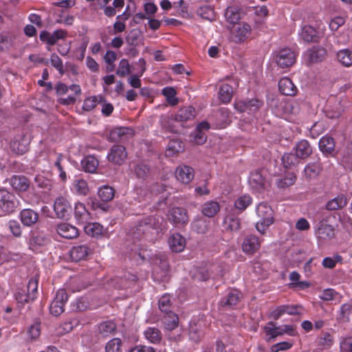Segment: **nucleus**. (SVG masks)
Wrapping results in <instances>:
<instances>
[{
	"label": "nucleus",
	"mask_w": 352,
	"mask_h": 352,
	"mask_svg": "<svg viewBox=\"0 0 352 352\" xmlns=\"http://www.w3.org/2000/svg\"><path fill=\"white\" fill-rule=\"evenodd\" d=\"M102 101L103 97L101 96L87 98L84 100L82 109L86 111H89L94 109L98 103H102Z\"/></svg>",
	"instance_id": "48"
},
{
	"label": "nucleus",
	"mask_w": 352,
	"mask_h": 352,
	"mask_svg": "<svg viewBox=\"0 0 352 352\" xmlns=\"http://www.w3.org/2000/svg\"><path fill=\"white\" fill-rule=\"evenodd\" d=\"M316 235L322 241L331 240L335 237V229L333 226L327 223V218H322L318 223Z\"/></svg>",
	"instance_id": "8"
},
{
	"label": "nucleus",
	"mask_w": 352,
	"mask_h": 352,
	"mask_svg": "<svg viewBox=\"0 0 352 352\" xmlns=\"http://www.w3.org/2000/svg\"><path fill=\"white\" fill-rule=\"evenodd\" d=\"M309 58L311 63L321 61L326 54V50L323 47H314L309 52Z\"/></svg>",
	"instance_id": "41"
},
{
	"label": "nucleus",
	"mask_w": 352,
	"mask_h": 352,
	"mask_svg": "<svg viewBox=\"0 0 352 352\" xmlns=\"http://www.w3.org/2000/svg\"><path fill=\"white\" fill-rule=\"evenodd\" d=\"M122 340L120 338H113L109 340L105 346L106 352H122Z\"/></svg>",
	"instance_id": "55"
},
{
	"label": "nucleus",
	"mask_w": 352,
	"mask_h": 352,
	"mask_svg": "<svg viewBox=\"0 0 352 352\" xmlns=\"http://www.w3.org/2000/svg\"><path fill=\"white\" fill-rule=\"evenodd\" d=\"M338 60L343 65L349 67L352 65V52L349 50H342L337 54Z\"/></svg>",
	"instance_id": "50"
},
{
	"label": "nucleus",
	"mask_w": 352,
	"mask_h": 352,
	"mask_svg": "<svg viewBox=\"0 0 352 352\" xmlns=\"http://www.w3.org/2000/svg\"><path fill=\"white\" fill-rule=\"evenodd\" d=\"M347 205V199L344 195H339L327 201L325 208L328 210H341Z\"/></svg>",
	"instance_id": "27"
},
{
	"label": "nucleus",
	"mask_w": 352,
	"mask_h": 352,
	"mask_svg": "<svg viewBox=\"0 0 352 352\" xmlns=\"http://www.w3.org/2000/svg\"><path fill=\"white\" fill-rule=\"evenodd\" d=\"M81 164L85 172L93 173L96 170L99 162L94 156L89 155L82 160Z\"/></svg>",
	"instance_id": "36"
},
{
	"label": "nucleus",
	"mask_w": 352,
	"mask_h": 352,
	"mask_svg": "<svg viewBox=\"0 0 352 352\" xmlns=\"http://www.w3.org/2000/svg\"><path fill=\"white\" fill-rule=\"evenodd\" d=\"M261 246L259 239L253 234L248 235L242 243V250L247 254H253Z\"/></svg>",
	"instance_id": "15"
},
{
	"label": "nucleus",
	"mask_w": 352,
	"mask_h": 352,
	"mask_svg": "<svg viewBox=\"0 0 352 352\" xmlns=\"http://www.w3.org/2000/svg\"><path fill=\"white\" fill-rule=\"evenodd\" d=\"M131 72L130 65L128 60L123 58L119 63L118 69L116 71V74L120 77H124L129 74Z\"/></svg>",
	"instance_id": "56"
},
{
	"label": "nucleus",
	"mask_w": 352,
	"mask_h": 352,
	"mask_svg": "<svg viewBox=\"0 0 352 352\" xmlns=\"http://www.w3.org/2000/svg\"><path fill=\"white\" fill-rule=\"evenodd\" d=\"M146 338L152 343H159L162 340L160 331L155 327H148L144 332Z\"/></svg>",
	"instance_id": "44"
},
{
	"label": "nucleus",
	"mask_w": 352,
	"mask_h": 352,
	"mask_svg": "<svg viewBox=\"0 0 352 352\" xmlns=\"http://www.w3.org/2000/svg\"><path fill=\"white\" fill-rule=\"evenodd\" d=\"M296 181V176L294 173H289L284 178L278 179L276 182L277 186L279 188H285L292 186Z\"/></svg>",
	"instance_id": "46"
},
{
	"label": "nucleus",
	"mask_w": 352,
	"mask_h": 352,
	"mask_svg": "<svg viewBox=\"0 0 352 352\" xmlns=\"http://www.w3.org/2000/svg\"><path fill=\"white\" fill-rule=\"evenodd\" d=\"M117 326L112 320L101 322L98 326V334L102 338H107L113 335L116 331Z\"/></svg>",
	"instance_id": "26"
},
{
	"label": "nucleus",
	"mask_w": 352,
	"mask_h": 352,
	"mask_svg": "<svg viewBox=\"0 0 352 352\" xmlns=\"http://www.w3.org/2000/svg\"><path fill=\"white\" fill-rule=\"evenodd\" d=\"M336 143L334 139L329 135H324L319 141L320 151L326 156H335Z\"/></svg>",
	"instance_id": "17"
},
{
	"label": "nucleus",
	"mask_w": 352,
	"mask_h": 352,
	"mask_svg": "<svg viewBox=\"0 0 352 352\" xmlns=\"http://www.w3.org/2000/svg\"><path fill=\"white\" fill-rule=\"evenodd\" d=\"M164 219L158 215L148 216L138 221L133 232V237L137 239L146 238L153 239V237L162 230Z\"/></svg>",
	"instance_id": "1"
},
{
	"label": "nucleus",
	"mask_w": 352,
	"mask_h": 352,
	"mask_svg": "<svg viewBox=\"0 0 352 352\" xmlns=\"http://www.w3.org/2000/svg\"><path fill=\"white\" fill-rule=\"evenodd\" d=\"M83 226L84 231L87 235L94 238H99L103 236L104 228L99 223H90L89 221Z\"/></svg>",
	"instance_id": "33"
},
{
	"label": "nucleus",
	"mask_w": 352,
	"mask_h": 352,
	"mask_svg": "<svg viewBox=\"0 0 352 352\" xmlns=\"http://www.w3.org/2000/svg\"><path fill=\"white\" fill-rule=\"evenodd\" d=\"M274 59L280 67L287 68L296 62V54L290 49L284 48L277 52Z\"/></svg>",
	"instance_id": "6"
},
{
	"label": "nucleus",
	"mask_w": 352,
	"mask_h": 352,
	"mask_svg": "<svg viewBox=\"0 0 352 352\" xmlns=\"http://www.w3.org/2000/svg\"><path fill=\"white\" fill-rule=\"evenodd\" d=\"M98 195L102 201L107 202L114 197L115 190L109 186H104L99 188Z\"/></svg>",
	"instance_id": "43"
},
{
	"label": "nucleus",
	"mask_w": 352,
	"mask_h": 352,
	"mask_svg": "<svg viewBox=\"0 0 352 352\" xmlns=\"http://www.w3.org/2000/svg\"><path fill=\"white\" fill-rule=\"evenodd\" d=\"M312 153V147L307 140H302L296 145V154L300 159H306Z\"/></svg>",
	"instance_id": "31"
},
{
	"label": "nucleus",
	"mask_w": 352,
	"mask_h": 352,
	"mask_svg": "<svg viewBox=\"0 0 352 352\" xmlns=\"http://www.w3.org/2000/svg\"><path fill=\"white\" fill-rule=\"evenodd\" d=\"M168 219L176 226L188 223L189 218L187 210L181 207H173L168 212Z\"/></svg>",
	"instance_id": "7"
},
{
	"label": "nucleus",
	"mask_w": 352,
	"mask_h": 352,
	"mask_svg": "<svg viewBox=\"0 0 352 352\" xmlns=\"http://www.w3.org/2000/svg\"><path fill=\"white\" fill-rule=\"evenodd\" d=\"M322 164L318 158L315 162H309L304 169L305 177L307 179H316L322 170Z\"/></svg>",
	"instance_id": "20"
},
{
	"label": "nucleus",
	"mask_w": 352,
	"mask_h": 352,
	"mask_svg": "<svg viewBox=\"0 0 352 352\" xmlns=\"http://www.w3.org/2000/svg\"><path fill=\"white\" fill-rule=\"evenodd\" d=\"M195 109L192 106L180 108L175 115V121L184 122L193 119L195 117Z\"/></svg>",
	"instance_id": "28"
},
{
	"label": "nucleus",
	"mask_w": 352,
	"mask_h": 352,
	"mask_svg": "<svg viewBox=\"0 0 352 352\" xmlns=\"http://www.w3.org/2000/svg\"><path fill=\"white\" fill-rule=\"evenodd\" d=\"M164 329L168 333L167 336L169 340L177 341L179 340L182 330L178 329L179 318L174 312L166 314L163 320Z\"/></svg>",
	"instance_id": "3"
},
{
	"label": "nucleus",
	"mask_w": 352,
	"mask_h": 352,
	"mask_svg": "<svg viewBox=\"0 0 352 352\" xmlns=\"http://www.w3.org/2000/svg\"><path fill=\"white\" fill-rule=\"evenodd\" d=\"M140 36V32L138 30H132L126 37V42L130 46H136Z\"/></svg>",
	"instance_id": "57"
},
{
	"label": "nucleus",
	"mask_w": 352,
	"mask_h": 352,
	"mask_svg": "<svg viewBox=\"0 0 352 352\" xmlns=\"http://www.w3.org/2000/svg\"><path fill=\"white\" fill-rule=\"evenodd\" d=\"M199 15L206 19L212 21L214 18V11L209 6H204L199 10Z\"/></svg>",
	"instance_id": "64"
},
{
	"label": "nucleus",
	"mask_w": 352,
	"mask_h": 352,
	"mask_svg": "<svg viewBox=\"0 0 352 352\" xmlns=\"http://www.w3.org/2000/svg\"><path fill=\"white\" fill-rule=\"evenodd\" d=\"M12 151L17 155H23L28 151V140L24 136L15 138L10 144Z\"/></svg>",
	"instance_id": "34"
},
{
	"label": "nucleus",
	"mask_w": 352,
	"mask_h": 352,
	"mask_svg": "<svg viewBox=\"0 0 352 352\" xmlns=\"http://www.w3.org/2000/svg\"><path fill=\"white\" fill-rule=\"evenodd\" d=\"M252 203V198L248 195H243L239 197L235 201L236 209L243 211Z\"/></svg>",
	"instance_id": "59"
},
{
	"label": "nucleus",
	"mask_w": 352,
	"mask_h": 352,
	"mask_svg": "<svg viewBox=\"0 0 352 352\" xmlns=\"http://www.w3.org/2000/svg\"><path fill=\"white\" fill-rule=\"evenodd\" d=\"M15 298L17 302L21 305L33 301L30 299V293H26L25 289H19L15 294Z\"/></svg>",
	"instance_id": "58"
},
{
	"label": "nucleus",
	"mask_w": 352,
	"mask_h": 352,
	"mask_svg": "<svg viewBox=\"0 0 352 352\" xmlns=\"http://www.w3.org/2000/svg\"><path fill=\"white\" fill-rule=\"evenodd\" d=\"M220 210V206L218 202L210 201L206 202L201 208V212L208 217H214Z\"/></svg>",
	"instance_id": "35"
},
{
	"label": "nucleus",
	"mask_w": 352,
	"mask_h": 352,
	"mask_svg": "<svg viewBox=\"0 0 352 352\" xmlns=\"http://www.w3.org/2000/svg\"><path fill=\"white\" fill-rule=\"evenodd\" d=\"M12 41L7 34H0V51L5 52L12 46Z\"/></svg>",
	"instance_id": "62"
},
{
	"label": "nucleus",
	"mask_w": 352,
	"mask_h": 352,
	"mask_svg": "<svg viewBox=\"0 0 352 352\" xmlns=\"http://www.w3.org/2000/svg\"><path fill=\"white\" fill-rule=\"evenodd\" d=\"M21 222L26 226L35 224L38 220V214L32 209H24L20 213Z\"/></svg>",
	"instance_id": "32"
},
{
	"label": "nucleus",
	"mask_w": 352,
	"mask_h": 352,
	"mask_svg": "<svg viewBox=\"0 0 352 352\" xmlns=\"http://www.w3.org/2000/svg\"><path fill=\"white\" fill-rule=\"evenodd\" d=\"M158 306L160 311L164 314L173 313L170 296L169 295L162 296L159 301Z\"/></svg>",
	"instance_id": "45"
},
{
	"label": "nucleus",
	"mask_w": 352,
	"mask_h": 352,
	"mask_svg": "<svg viewBox=\"0 0 352 352\" xmlns=\"http://www.w3.org/2000/svg\"><path fill=\"white\" fill-rule=\"evenodd\" d=\"M239 10L236 6H230L226 9L225 16L228 22L230 23H236L240 19Z\"/></svg>",
	"instance_id": "47"
},
{
	"label": "nucleus",
	"mask_w": 352,
	"mask_h": 352,
	"mask_svg": "<svg viewBox=\"0 0 352 352\" xmlns=\"http://www.w3.org/2000/svg\"><path fill=\"white\" fill-rule=\"evenodd\" d=\"M300 310L301 307L297 305H280L270 313L269 317L276 320L285 314L292 316L299 315L300 314Z\"/></svg>",
	"instance_id": "12"
},
{
	"label": "nucleus",
	"mask_w": 352,
	"mask_h": 352,
	"mask_svg": "<svg viewBox=\"0 0 352 352\" xmlns=\"http://www.w3.org/2000/svg\"><path fill=\"white\" fill-rule=\"evenodd\" d=\"M67 35V32L63 29H58L53 32L52 34L47 31H42L40 33V40L46 43L49 45H54L58 40L65 39Z\"/></svg>",
	"instance_id": "11"
},
{
	"label": "nucleus",
	"mask_w": 352,
	"mask_h": 352,
	"mask_svg": "<svg viewBox=\"0 0 352 352\" xmlns=\"http://www.w3.org/2000/svg\"><path fill=\"white\" fill-rule=\"evenodd\" d=\"M133 171L138 178L145 179L150 172V168L146 164H138L134 166Z\"/></svg>",
	"instance_id": "53"
},
{
	"label": "nucleus",
	"mask_w": 352,
	"mask_h": 352,
	"mask_svg": "<svg viewBox=\"0 0 352 352\" xmlns=\"http://www.w3.org/2000/svg\"><path fill=\"white\" fill-rule=\"evenodd\" d=\"M176 179L183 184H188L194 177V170L186 165L179 166L175 170Z\"/></svg>",
	"instance_id": "18"
},
{
	"label": "nucleus",
	"mask_w": 352,
	"mask_h": 352,
	"mask_svg": "<svg viewBox=\"0 0 352 352\" xmlns=\"http://www.w3.org/2000/svg\"><path fill=\"white\" fill-rule=\"evenodd\" d=\"M251 26L247 23H239L233 32V41L238 43L243 42L250 35Z\"/></svg>",
	"instance_id": "19"
},
{
	"label": "nucleus",
	"mask_w": 352,
	"mask_h": 352,
	"mask_svg": "<svg viewBox=\"0 0 352 352\" xmlns=\"http://www.w3.org/2000/svg\"><path fill=\"white\" fill-rule=\"evenodd\" d=\"M318 344L323 349H327L333 344V336L329 333L325 332L318 338Z\"/></svg>",
	"instance_id": "61"
},
{
	"label": "nucleus",
	"mask_w": 352,
	"mask_h": 352,
	"mask_svg": "<svg viewBox=\"0 0 352 352\" xmlns=\"http://www.w3.org/2000/svg\"><path fill=\"white\" fill-rule=\"evenodd\" d=\"M54 210L58 218L63 219L69 216L72 208L67 199L59 197L54 201Z\"/></svg>",
	"instance_id": "14"
},
{
	"label": "nucleus",
	"mask_w": 352,
	"mask_h": 352,
	"mask_svg": "<svg viewBox=\"0 0 352 352\" xmlns=\"http://www.w3.org/2000/svg\"><path fill=\"white\" fill-rule=\"evenodd\" d=\"M225 228L231 232H236L241 228V222L239 218L232 215L226 217L224 219Z\"/></svg>",
	"instance_id": "40"
},
{
	"label": "nucleus",
	"mask_w": 352,
	"mask_h": 352,
	"mask_svg": "<svg viewBox=\"0 0 352 352\" xmlns=\"http://www.w3.org/2000/svg\"><path fill=\"white\" fill-rule=\"evenodd\" d=\"M176 91L173 87H166L162 89V94L166 98V100L171 106L178 104L179 100L175 97Z\"/></svg>",
	"instance_id": "49"
},
{
	"label": "nucleus",
	"mask_w": 352,
	"mask_h": 352,
	"mask_svg": "<svg viewBox=\"0 0 352 352\" xmlns=\"http://www.w3.org/2000/svg\"><path fill=\"white\" fill-rule=\"evenodd\" d=\"M256 214L260 220L256 223V228L261 234H264L267 228L274 222L273 211L266 204H260L256 208Z\"/></svg>",
	"instance_id": "2"
},
{
	"label": "nucleus",
	"mask_w": 352,
	"mask_h": 352,
	"mask_svg": "<svg viewBox=\"0 0 352 352\" xmlns=\"http://www.w3.org/2000/svg\"><path fill=\"white\" fill-rule=\"evenodd\" d=\"M133 133L132 129L129 127H116L110 132V138L113 142H121L126 140Z\"/></svg>",
	"instance_id": "23"
},
{
	"label": "nucleus",
	"mask_w": 352,
	"mask_h": 352,
	"mask_svg": "<svg viewBox=\"0 0 352 352\" xmlns=\"http://www.w3.org/2000/svg\"><path fill=\"white\" fill-rule=\"evenodd\" d=\"M352 310V305L349 303L343 304L340 308V314L338 319L343 322H348L349 315Z\"/></svg>",
	"instance_id": "60"
},
{
	"label": "nucleus",
	"mask_w": 352,
	"mask_h": 352,
	"mask_svg": "<svg viewBox=\"0 0 352 352\" xmlns=\"http://www.w3.org/2000/svg\"><path fill=\"white\" fill-rule=\"evenodd\" d=\"M184 149L183 142L179 140H170L168 142L166 153L168 155H173L182 152Z\"/></svg>",
	"instance_id": "42"
},
{
	"label": "nucleus",
	"mask_w": 352,
	"mask_h": 352,
	"mask_svg": "<svg viewBox=\"0 0 352 352\" xmlns=\"http://www.w3.org/2000/svg\"><path fill=\"white\" fill-rule=\"evenodd\" d=\"M74 218L78 225H85L91 220V213L87 210L84 204L80 202L76 204Z\"/></svg>",
	"instance_id": "16"
},
{
	"label": "nucleus",
	"mask_w": 352,
	"mask_h": 352,
	"mask_svg": "<svg viewBox=\"0 0 352 352\" xmlns=\"http://www.w3.org/2000/svg\"><path fill=\"white\" fill-rule=\"evenodd\" d=\"M160 121L162 126L164 129H165L168 131L176 132V129L173 124L174 121H175L174 115L162 116L161 117Z\"/></svg>",
	"instance_id": "52"
},
{
	"label": "nucleus",
	"mask_w": 352,
	"mask_h": 352,
	"mask_svg": "<svg viewBox=\"0 0 352 352\" xmlns=\"http://www.w3.org/2000/svg\"><path fill=\"white\" fill-rule=\"evenodd\" d=\"M68 299V295L64 289L57 291L56 297L52 302L50 307L51 314L54 316H60L64 311V306Z\"/></svg>",
	"instance_id": "5"
},
{
	"label": "nucleus",
	"mask_w": 352,
	"mask_h": 352,
	"mask_svg": "<svg viewBox=\"0 0 352 352\" xmlns=\"http://www.w3.org/2000/svg\"><path fill=\"white\" fill-rule=\"evenodd\" d=\"M19 205V201L13 193L3 188L0 189V208L6 214L14 212Z\"/></svg>",
	"instance_id": "4"
},
{
	"label": "nucleus",
	"mask_w": 352,
	"mask_h": 352,
	"mask_svg": "<svg viewBox=\"0 0 352 352\" xmlns=\"http://www.w3.org/2000/svg\"><path fill=\"white\" fill-rule=\"evenodd\" d=\"M38 283V278L36 275L35 276L32 277V278H30L28 282L27 289H28V292L30 293V299L32 300H34V299L36 298Z\"/></svg>",
	"instance_id": "54"
},
{
	"label": "nucleus",
	"mask_w": 352,
	"mask_h": 352,
	"mask_svg": "<svg viewBox=\"0 0 352 352\" xmlns=\"http://www.w3.org/2000/svg\"><path fill=\"white\" fill-rule=\"evenodd\" d=\"M300 36L306 42H316L318 40L317 31L310 25L302 28Z\"/></svg>",
	"instance_id": "37"
},
{
	"label": "nucleus",
	"mask_w": 352,
	"mask_h": 352,
	"mask_svg": "<svg viewBox=\"0 0 352 352\" xmlns=\"http://www.w3.org/2000/svg\"><path fill=\"white\" fill-rule=\"evenodd\" d=\"M127 157V153L124 146L113 145L107 155L108 160L116 165H122Z\"/></svg>",
	"instance_id": "9"
},
{
	"label": "nucleus",
	"mask_w": 352,
	"mask_h": 352,
	"mask_svg": "<svg viewBox=\"0 0 352 352\" xmlns=\"http://www.w3.org/2000/svg\"><path fill=\"white\" fill-rule=\"evenodd\" d=\"M233 94V89L232 86L228 84H223L221 85L219 91V99L223 103L229 102Z\"/></svg>",
	"instance_id": "39"
},
{
	"label": "nucleus",
	"mask_w": 352,
	"mask_h": 352,
	"mask_svg": "<svg viewBox=\"0 0 352 352\" xmlns=\"http://www.w3.org/2000/svg\"><path fill=\"white\" fill-rule=\"evenodd\" d=\"M93 253L91 248L87 244L74 246L70 250L71 259L74 262L86 260L89 255Z\"/></svg>",
	"instance_id": "13"
},
{
	"label": "nucleus",
	"mask_w": 352,
	"mask_h": 352,
	"mask_svg": "<svg viewBox=\"0 0 352 352\" xmlns=\"http://www.w3.org/2000/svg\"><path fill=\"white\" fill-rule=\"evenodd\" d=\"M298 162V157L292 153H285L282 157V163L285 168H291Z\"/></svg>",
	"instance_id": "51"
},
{
	"label": "nucleus",
	"mask_w": 352,
	"mask_h": 352,
	"mask_svg": "<svg viewBox=\"0 0 352 352\" xmlns=\"http://www.w3.org/2000/svg\"><path fill=\"white\" fill-rule=\"evenodd\" d=\"M242 298V294L237 289H232L228 294L221 301V305L223 307H230L236 305Z\"/></svg>",
	"instance_id": "29"
},
{
	"label": "nucleus",
	"mask_w": 352,
	"mask_h": 352,
	"mask_svg": "<svg viewBox=\"0 0 352 352\" xmlns=\"http://www.w3.org/2000/svg\"><path fill=\"white\" fill-rule=\"evenodd\" d=\"M263 104L262 101L253 98L251 100H240L234 104V107L238 111L241 113H254L258 111L263 106Z\"/></svg>",
	"instance_id": "10"
},
{
	"label": "nucleus",
	"mask_w": 352,
	"mask_h": 352,
	"mask_svg": "<svg viewBox=\"0 0 352 352\" xmlns=\"http://www.w3.org/2000/svg\"><path fill=\"white\" fill-rule=\"evenodd\" d=\"M10 184L16 191L25 192L30 187V182L23 175H14L10 179Z\"/></svg>",
	"instance_id": "24"
},
{
	"label": "nucleus",
	"mask_w": 352,
	"mask_h": 352,
	"mask_svg": "<svg viewBox=\"0 0 352 352\" xmlns=\"http://www.w3.org/2000/svg\"><path fill=\"white\" fill-rule=\"evenodd\" d=\"M50 61L52 65L54 67L61 75H63L64 74L63 64L59 56L56 54H52L51 55Z\"/></svg>",
	"instance_id": "63"
},
{
	"label": "nucleus",
	"mask_w": 352,
	"mask_h": 352,
	"mask_svg": "<svg viewBox=\"0 0 352 352\" xmlns=\"http://www.w3.org/2000/svg\"><path fill=\"white\" fill-rule=\"evenodd\" d=\"M249 183L251 187L260 192L265 188V178L262 170H256L252 172L249 177Z\"/></svg>",
	"instance_id": "21"
},
{
	"label": "nucleus",
	"mask_w": 352,
	"mask_h": 352,
	"mask_svg": "<svg viewBox=\"0 0 352 352\" xmlns=\"http://www.w3.org/2000/svg\"><path fill=\"white\" fill-rule=\"evenodd\" d=\"M264 331L266 335L270 336L267 339L268 342H270L272 339L283 335L280 326L276 327V323L272 321H270L264 327Z\"/></svg>",
	"instance_id": "38"
},
{
	"label": "nucleus",
	"mask_w": 352,
	"mask_h": 352,
	"mask_svg": "<svg viewBox=\"0 0 352 352\" xmlns=\"http://www.w3.org/2000/svg\"><path fill=\"white\" fill-rule=\"evenodd\" d=\"M56 231L60 236L68 239L76 238L79 234L78 230L75 226L67 223L58 224Z\"/></svg>",
	"instance_id": "22"
},
{
	"label": "nucleus",
	"mask_w": 352,
	"mask_h": 352,
	"mask_svg": "<svg viewBox=\"0 0 352 352\" xmlns=\"http://www.w3.org/2000/svg\"><path fill=\"white\" fill-rule=\"evenodd\" d=\"M278 88L280 93L285 96H295L297 88L289 78H283L278 82Z\"/></svg>",
	"instance_id": "25"
},
{
	"label": "nucleus",
	"mask_w": 352,
	"mask_h": 352,
	"mask_svg": "<svg viewBox=\"0 0 352 352\" xmlns=\"http://www.w3.org/2000/svg\"><path fill=\"white\" fill-rule=\"evenodd\" d=\"M168 243L172 251L180 252L185 248L186 240L181 234L175 233L170 237Z\"/></svg>",
	"instance_id": "30"
}]
</instances>
